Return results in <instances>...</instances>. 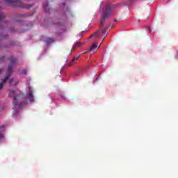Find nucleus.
Instances as JSON below:
<instances>
[{"label":"nucleus","mask_w":178,"mask_h":178,"mask_svg":"<svg viewBox=\"0 0 178 178\" xmlns=\"http://www.w3.org/2000/svg\"><path fill=\"white\" fill-rule=\"evenodd\" d=\"M8 59L10 62V64L8 65V67L7 70V72H8L7 76L4 78L3 81L0 83V90L1 88H3V86H5V83H6V81L9 80V77L12 76V73H13V67L17 65V60L16 58L11 57Z\"/></svg>","instance_id":"1"},{"label":"nucleus","mask_w":178,"mask_h":178,"mask_svg":"<svg viewBox=\"0 0 178 178\" xmlns=\"http://www.w3.org/2000/svg\"><path fill=\"white\" fill-rule=\"evenodd\" d=\"M105 33H106V31L105 29H102L100 31H98L97 32L93 33L90 38H94L95 40V42L87 49V52H88L89 51H97V49H98V48H99V47H101V45L97 46V42L96 40L97 38H99V37L104 35V34H105Z\"/></svg>","instance_id":"2"},{"label":"nucleus","mask_w":178,"mask_h":178,"mask_svg":"<svg viewBox=\"0 0 178 178\" xmlns=\"http://www.w3.org/2000/svg\"><path fill=\"white\" fill-rule=\"evenodd\" d=\"M115 9V6L112 4L106 5L105 10L103 11V13L101 15L100 17V26L101 27H104V23L105 20H106L107 17H109L111 16V14L112 13V10Z\"/></svg>","instance_id":"3"},{"label":"nucleus","mask_w":178,"mask_h":178,"mask_svg":"<svg viewBox=\"0 0 178 178\" xmlns=\"http://www.w3.org/2000/svg\"><path fill=\"white\" fill-rule=\"evenodd\" d=\"M6 3L9 5L10 6H19V8H24L25 9H28L30 8V5L26 4L25 6L22 5V1L20 0H4Z\"/></svg>","instance_id":"4"},{"label":"nucleus","mask_w":178,"mask_h":178,"mask_svg":"<svg viewBox=\"0 0 178 178\" xmlns=\"http://www.w3.org/2000/svg\"><path fill=\"white\" fill-rule=\"evenodd\" d=\"M9 97L14 98V101L13 102V105H15V106H17L19 108H22V105H26V104H27L26 102L19 103L17 102V97H16V92H15L13 90H10Z\"/></svg>","instance_id":"5"},{"label":"nucleus","mask_w":178,"mask_h":178,"mask_svg":"<svg viewBox=\"0 0 178 178\" xmlns=\"http://www.w3.org/2000/svg\"><path fill=\"white\" fill-rule=\"evenodd\" d=\"M26 91L28 92L26 93V98H28L31 102H33V101H34V96L33 95V88L30 86H28Z\"/></svg>","instance_id":"6"},{"label":"nucleus","mask_w":178,"mask_h":178,"mask_svg":"<svg viewBox=\"0 0 178 178\" xmlns=\"http://www.w3.org/2000/svg\"><path fill=\"white\" fill-rule=\"evenodd\" d=\"M9 84L10 86H17V84H19V81L17 79H11L9 81Z\"/></svg>","instance_id":"7"},{"label":"nucleus","mask_w":178,"mask_h":178,"mask_svg":"<svg viewBox=\"0 0 178 178\" xmlns=\"http://www.w3.org/2000/svg\"><path fill=\"white\" fill-rule=\"evenodd\" d=\"M44 42H46V44H52V42H54L55 40L52 38H46L44 39Z\"/></svg>","instance_id":"8"},{"label":"nucleus","mask_w":178,"mask_h":178,"mask_svg":"<svg viewBox=\"0 0 178 178\" xmlns=\"http://www.w3.org/2000/svg\"><path fill=\"white\" fill-rule=\"evenodd\" d=\"M78 60H79V56L74 58L72 61L69 63V66H72V65H73L74 63H76V62H77Z\"/></svg>","instance_id":"9"},{"label":"nucleus","mask_w":178,"mask_h":178,"mask_svg":"<svg viewBox=\"0 0 178 178\" xmlns=\"http://www.w3.org/2000/svg\"><path fill=\"white\" fill-rule=\"evenodd\" d=\"M83 44H84V42L81 43V42H77L75 44V47L76 48H80V47H83Z\"/></svg>","instance_id":"10"},{"label":"nucleus","mask_w":178,"mask_h":178,"mask_svg":"<svg viewBox=\"0 0 178 178\" xmlns=\"http://www.w3.org/2000/svg\"><path fill=\"white\" fill-rule=\"evenodd\" d=\"M43 6L44 8L45 12H49V10L47 9V7L48 6V3H46V7H45V4Z\"/></svg>","instance_id":"11"},{"label":"nucleus","mask_w":178,"mask_h":178,"mask_svg":"<svg viewBox=\"0 0 178 178\" xmlns=\"http://www.w3.org/2000/svg\"><path fill=\"white\" fill-rule=\"evenodd\" d=\"M3 60H5V56H1V57H0V63H1V62H3Z\"/></svg>","instance_id":"12"},{"label":"nucleus","mask_w":178,"mask_h":178,"mask_svg":"<svg viewBox=\"0 0 178 178\" xmlns=\"http://www.w3.org/2000/svg\"><path fill=\"white\" fill-rule=\"evenodd\" d=\"M21 74H27V71L26 70H23L21 72Z\"/></svg>","instance_id":"13"},{"label":"nucleus","mask_w":178,"mask_h":178,"mask_svg":"<svg viewBox=\"0 0 178 178\" xmlns=\"http://www.w3.org/2000/svg\"><path fill=\"white\" fill-rule=\"evenodd\" d=\"M3 138V134L2 133H0V140H2Z\"/></svg>","instance_id":"14"},{"label":"nucleus","mask_w":178,"mask_h":178,"mask_svg":"<svg viewBox=\"0 0 178 178\" xmlns=\"http://www.w3.org/2000/svg\"><path fill=\"white\" fill-rule=\"evenodd\" d=\"M0 129H5V126L2 125L1 127H0Z\"/></svg>","instance_id":"15"},{"label":"nucleus","mask_w":178,"mask_h":178,"mask_svg":"<svg viewBox=\"0 0 178 178\" xmlns=\"http://www.w3.org/2000/svg\"><path fill=\"white\" fill-rule=\"evenodd\" d=\"M148 30H149V31L151 33L152 30H151V28H150V27H148Z\"/></svg>","instance_id":"16"},{"label":"nucleus","mask_w":178,"mask_h":178,"mask_svg":"<svg viewBox=\"0 0 178 178\" xmlns=\"http://www.w3.org/2000/svg\"><path fill=\"white\" fill-rule=\"evenodd\" d=\"M74 76H77V72H75V73H74Z\"/></svg>","instance_id":"17"},{"label":"nucleus","mask_w":178,"mask_h":178,"mask_svg":"<svg viewBox=\"0 0 178 178\" xmlns=\"http://www.w3.org/2000/svg\"><path fill=\"white\" fill-rule=\"evenodd\" d=\"M7 37H8V35H4V38H6Z\"/></svg>","instance_id":"18"},{"label":"nucleus","mask_w":178,"mask_h":178,"mask_svg":"<svg viewBox=\"0 0 178 178\" xmlns=\"http://www.w3.org/2000/svg\"><path fill=\"white\" fill-rule=\"evenodd\" d=\"M104 40H105V38L102 39V42H104Z\"/></svg>","instance_id":"19"},{"label":"nucleus","mask_w":178,"mask_h":178,"mask_svg":"<svg viewBox=\"0 0 178 178\" xmlns=\"http://www.w3.org/2000/svg\"><path fill=\"white\" fill-rule=\"evenodd\" d=\"M2 72V69H0V73Z\"/></svg>","instance_id":"20"},{"label":"nucleus","mask_w":178,"mask_h":178,"mask_svg":"<svg viewBox=\"0 0 178 178\" xmlns=\"http://www.w3.org/2000/svg\"><path fill=\"white\" fill-rule=\"evenodd\" d=\"M131 2H133V1H136V0H131Z\"/></svg>","instance_id":"21"},{"label":"nucleus","mask_w":178,"mask_h":178,"mask_svg":"<svg viewBox=\"0 0 178 178\" xmlns=\"http://www.w3.org/2000/svg\"><path fill=\"white\" fill-rule=\"evenodd\" d=\"M86 52H88L87 50H86V51L84 52V54H86Z\"/></svg>","instance_id":"22"},{"label":"nucleus","mask_w":178,"mask_h":178,"mask_svg":"<svg viewBox=\"0 0 178 178\" xmlns=\"http://www.w3.org/2000/svg\"><path fill=\"white\" fill-rule=\"evenodd\" d=\"M22 16H26V15H22Z\"/></svg>","instance_id":"23"}]
</instances>
